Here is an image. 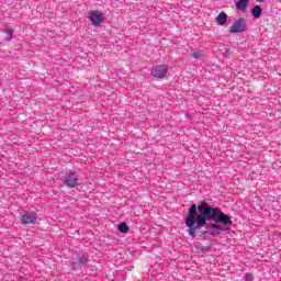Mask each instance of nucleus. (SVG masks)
<instances>
[{"label":"nucleus","instance_id":"1","mask_svg":"<svg viewBox=\"0 0 281 281\" xmlns=\"http://www.w3.org/2000/svg\"><path fill=\"white\" fill-rule=\"evenodd\" d=\"M207 221H213V223H222V225H232V217L223 213L218 207H214L207 202H202L196 206L192 204L189 209L186 225L189 227L187 231L191 238H196V231L205 227L210 236L216 237L221 236V232H227L225 226L218 224H207Z\"/></svg>","mask_w":281,"mask_h":281},{"label":"nucleus","instance_id":"2","mask_svg":"<svg viewBox=\"0 0 281 281\" xmlns=\"http://www.w3.org/2000/svg\"><path fill=\"white\" fill-rule=\"evenodd\" d=\"M247 30V19L239 18L233 22V25L229 27L228 32L231 34H240Z\"/></svg>","mask_w":281,"mask_h":281},{"label":"nucleus","instance_id":"3","mask_svg":"<svg viewBox=\"0 0 281 281\" xmlns=\"http://www.w3.org/2000/svg\"><path fill=\"white\" fill-rule=\"evenodd\" d=\"M38 222L36 212H26L21 216L22 225H35Z\"/></svg>","mask_w":281,"mask_h":281},{"label":"nucleus","instance_id":"4","mask_svg":"<svg viewBox=\"0 0 281 281\" xmlns=\"http://www.w3.org/2000/svg\"><path fill=\"white\" fill-rule=\"evenodd\" d=\"M168 74V65H159L151 69V76L154 78H166V75Z\"/></svg>","mask_w":281,"mask_h":281},{"label":"nucleus","instance_id":"5","mask_svg":"<svg viewBox=\"0 0 281 281\" xmlns=\"http://www.w3.org/2000/svg\"><path fill=\"white\" fill-rule=\"evenodd\" d=\"M88 19L91 21L92 25L98 26L102 24V21H104V15L98 11H91Z\"/></svg>","mask_w":281,"mask_h":281},{"label":"nucleus","instance_id":"6","mask_svg":"<svg viewBox=\"0 0 281 281\" xmlns=\"http://www.w3.org/2000/svg\"><path fill=\"white\" fill-rule=\"evenodd\" d=\"M64 183L67 186V188H76L78 186V175L75 172H70L65 176Z\"/></svg>","mask_w":281,"mask_h":281},{"label":"nucleus","instance_id":"7","mask_svg":"<svg viewBox=\"0 0 281 281\" xmlns=\"http://www.w3.org/2000/svg\"><path fill=\"white\" fill-rule=\"evenodd\" d=\"M249 7V0H238L235 3L236 10L239 12H247V8Z\"/></svg>","mask_w":281,"mask_h":281},{"label":"nucleus","instance_id":"8","mask_svg":"<svg viewBox=\"0 0 281 281\" xmlns=\"http://www.w3.org/2000/svg\"><path fill=\"white\" fill-rule=\"evenodd\" d=\"M215 23H217V25H221V26L226 25V23H227V13L221 12V13L216 16Z\"/></svg>","mask_w":281,"mask_h":281},{"label":"nucleus","instance_id":"9","mask_svg":"<svg viewBox=\"0 0 281 281\" xmlns=\"http://www.w3.org/2000/svg\"><path fill=\"white\" fill-rule=\"evenodd\" d=\"M251 15L255 19H260L262 16V8L260 5H256L252 10H251Z\"/></svg>","mask_w":281,"mask_h":281},{"label":"nucleus","instance_id":"10","mask_svg":"<svg viewBox=\"0 0 281 281\" xmlns=\"http://www.w3.org/2000/svg\"><path fill=\"white\" fill-rule=\"evenodd\" d=\"M4 34H8L7 41H12V38H14V31L10 27L4 30Z\"/></svg>","mask_w":281,"mask_h":281},{"label":"nucleus","instance_id":"11","mask_svg":"<svg viewBox=\"0 0 281 281\" xmlns=\"http://www.w3.org/2000/svg\"><path fill=\"white\" fill-rule=\"evenodd\" d=\"M77 261L79 265H87V262H89V259L87 258V256L80 255L78 256Z\"/></svg>","mask_w":281,"mask_h":281},{"label":"nucleus","instance_id":"12","mask_svg":"<svg viewBox=\"0 0 281 281\" xmlns=\"http://www.w3.org/2000/svg\"><path fill=\"white\" fill-rule=\"evenodd\" d=\"M119 232H121V234H127L128 232V225H126V223H122L119 225Z\"/></svg>","mask_w":281,"mask_h":281},{"label":"nucleus","instance_id":"13","mask_svg":"<svg viewBox=\"0 0 281 281\" xmlns=\"http://www.w3.org/2000/svg\"><path fill=\"white\" fill-rule=\"evenodd\" d=\"M202 56H203V53L201 50H195V52L192 53V57L195 60H199Z\"/></svg>","mask_w":281,"mask_h":281},{"label":"nucleus","instance_id":"14","mask_svg":"<svg viewBox=\"0 0 281 281\" xmlns=\"http://www.w3.org/2000/svg\"><path fill=\"white\" fill-rule=\"evenodd\" d=\"M245 280H246V281H254V274H251V273H246V274H245Z\"/></svg>","mask_w":281,"mask_h":281},{"label":"nucleus","instance_id":"15","mask_svg":"<svg viewBox=\"0 0 281 281\" xmlns=\"http://www.w3.org/2000/svg\"><path fill=\"white\" fill-rule=\"evenodd\" d=\"M203 238H207V232H202Z\"/></svg>","mask_w":281,"mask_h":281},{"label":"nucleus","instance_id":"16","mask_svg":"<svg viewBox=\"0 0 281 281\" xmlns=\"http://www.w3.org/2000/svg\"><path fill=\"white\" fill-rule=\"evenodd\" d=\"M258 1V3H262V1H265V0H257Z\"/></svg>","mask_w":281,"mask_h":281},{"label":"nucleus","instance_id":"17","mask_svg":"<svg viewBox=\"0 0 281 281\" xmlns=\"http://www.w3.org/2000/svg\"><path fill=\"white\" fill-rule=\"evenodd\" d=\"M72 265H74V267H76V262H74Z\"/></svg>","mask_w":281,"mask_h":281}]
</instances>
